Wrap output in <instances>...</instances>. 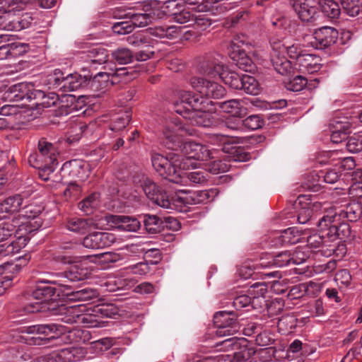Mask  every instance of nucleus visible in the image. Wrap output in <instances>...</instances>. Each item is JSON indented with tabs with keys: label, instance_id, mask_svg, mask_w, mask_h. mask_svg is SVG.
<instances>
[{
	"label": "nucleus",
	"instance_id": "1",
	"mask_svg": "<svg viewBox=\"0 0 362 362\" xmlns=\"http://www.w3.org/2000/svg\"><path fill=\"white\" fill-rule=\"evenodd\" d=\"M216 53L205 54L196 68L197 75L189 77L188 83L194 89L221 90L227 88L256 90L259 83L250 75L240 78L235 73H228V66Z\"/></svg>",
	"mask_w": 362,
	"mask_h": 362
},
{
	"label": "nucleus",
	"instance_id": "2",
	"mask_svg": "<svg viewBox=\"0 0 362 362\" xmlns=\"http://www.w3.org/2000/svg\"><path fill=\"white\" fill-rule=\"evenodd\" d=\"M28 225L13 218L0 225V255L8 256L18 252L27 244L23 230L27 231Z\"/></svg>",
	"mask_w": 362,
	"mask_h": 362
},
{
	"label": "nucleus",
	"instance_id": "3",
	"mask_svg": "<svg viewBox=\"0 0 362 362\" xmlns=\"http://www.w3.org/2000/svg\"><path fill=\"white\" fill-rule=\"evenodd\" d=\"M47 280H43L41 282L45 285H38L33 291L32 296L34 299L38 300L36 302H30L25 305L23 308V312L25 313H35L38 312H44L47 310H54L55 302L60 298L61 296L64 297V291L63 287L59 285L53 286V284L46 283Z\"/></svg>",
	"mask_w": 362,
	"mask_h": 362
},
{
	"label": "nucleus",
	"instance_id": "4",
	"mask_svg": "<svg viewBox=\"0 0 362 362\" xmlns=\"http://www.w3.org/2000/svg\"><path fill=\"white\" fill-rule=\"evenodd\" d=\"M181 101L198 110L192 116V124L203 127L213 124V118L208 111L211 110L210 106L214 105V103L208 94H204V92H183Z\"/></svg>",
	"mask_w": 362,
	"mask_h": 362
},
{
	"label": "nucleus",
	"instance_id": "5",
	"mask_svg": "<svg viewBox=\"0 0 362 362\" xmlns=\"http://www.w3.org/2000/svg\"><path fill=\"white\" fill-rule=\"evenodd\" d=\"M66 332V328L59 324H40L23 327L22 332L34 336L26 338L28 345H47L52 339H57Z\"/></svg>",
	"mask_w": 362,
	"mask_h": 362
},
{
	"label": "nucleus",
	"instance_id": "6",
	"mask_svg": "<svg viewBox=\"0 0 362 362\" xmlns=\"http://www.w3.org/2000/svg\"><path fill=\"white\" fill-rule=\"evenodd\" d=\"M108 78L106 73L100 72L93 81L78 74H70L64 76V73L59 69H54L53 75L49 78V84H52L53 88H59L61 90H77L78 89H87L91 88L98 77Z\"/></svg>",
	"mask_w": 362,
	"mask_h": 362
},
{
	"label": "nucleus",
	"instance_id": "7",
	"mask_svg": "<svg viewBox=\"0 0 362 362\" xmlns=\"http://www.w3.org/2000/svg\"><path fill=\"white\" fill-rule=\"evenodd\" d=\"M340 220L341 219L337 217V212L329 211L316 223L318 228L326 229V236L332 243L337 239H344L351 234L350 226L346 223H340Z\"/></svg>",
	"mask_w": 362,
	"mask_h": 362
},
{
	"label": "nucleus",
	"instance_id": "8",
	"mask_svg": "<svg viewBox=\"0 0 362 362\" xmlns=\"http://www.w3.org/2000/svg\"><path fill=\"white\" fill-rule=\"evenodd\" d=\"M90 275L88 267L83 265L74 264L62 272L54 273L52 275V279L47 280L46 283L59 285L63 287V291H70L72 286L69 283L84 281Z\"/></svg>",
	"mask_w": 362,
	"mask_h": 362
},
{
	"label": "nucleus",
	"instance_id": "9",
	"mask_svg": "<svg viewBox=\"0 0 362 362\" xmlns=\"http://www.w3.org/2000/svg\"><path fill=\"white\" fill-rule=\"evenodd\" d=\"M179 152L182 154V156L180 155L182 158L187 160V168L192 165V159L207 160L214 158L213 151L207 146L186 139Z\"/></svg>",
	"mask_w": 362,
	"mask_h": 362
},
{
	"label": "nucleus",
	"instance_id": "10",
	"mask_svg": "<svg viewBox=\"0 0 362 362\" xmlns=\"http://www.w3.org/2000/svg\"><path fill=\"white\" fill-rule=\"evenodd\" d=\"M185 134L192 135V133L175 124H168L163 130L162 144L168 149L179 152L185 140Z\"/></svg>",
	"mask_w": 362,
	"mask_h": 362
},
{
	"label": "nucleus",
	"instance_id": "11",
	"mask_svg": "<svg viewBox=\"0 0 362 362\" xmlns=\"http://www.w3.org/2000/svg\"><path fill=\"white\" fill-rule=\"evenodd\" d=\"M234 312L219 311L214 315V324L217 327L216 335L219 337L233 335L240 329Z\"/></svg>",
	"mask_w": 362,
	"mask_h": 362
},
{
	"label": "nucleus",
	"instance_id": "12",
	"mask_svg": "<svg viewBox=\"0 0 362 362\" xmlns=\"http://www.w3.org/2000/svg\"><path fill=\"white\" fill-rule=\"evenodd\" d=\"M225 347H231L235 350L233 354L232 362H247L256 353L255 347L249 344L245 338L231 337L221 342Z\"/></svg>",
	"mask_w": 362,
	"mask_h": 362
},
{
	"label": "nucleus",
	"instance_id": "13",
	"mask_svg": "<svg viewBox=\"0 0 362 362\" xmlns=\"http://www.w3.org/2000/svg\"><path fill=\"white\" fill-rule=\"evenodd\" d=\"M168 163H163L156 171L165 179L173 182L175 177H178L180 170L187 168V160H183L178 153H169Z\"/></svg>",
	"mask_w": 362,
	"mask_h": 362
},
{
	"label": "nucleus",
	"instance_id": "14",
	"mask_svg": "<svg viewBox=\"0 0 362 362\" xmlns=\"http://www.w3.org/2000/svg\"><path fill=\"white\" fill-rule=\"evenodd\" d=\"M105 221L112 228L121 231L136 232L141 228V221L134 216L109 214Z\"/></svg>",
	"mask_w": 362,
	"mask_h": 362
},
{
	"label": "nucleus",
	"instance_id": "15",
	"mask_svg": "<svg viewBox=\"0 0 362 362\" xmlns=\"http://www.w3.org/2000/svg\"><path fill=\"white\" fill-rule=\"evenodd\" d=\"M6 96L11 102L15 104L4 105L1 113L4 115H9L16 113L17 107H23L28 105L33 98L36 97L35 92H6Z\"/></svg>",
	"mask_w": 362,
	"mask_h": 362
},
{
	"label": "nucleus",
	"instance_id": "16",
	"mask_svg": "<svg viewBox=\"0 0 362 362\" xmlns=\"http://www.w3.org/2000/svg\"><path fill=\"white\" fill-rule=\"evenodd\" d=\"M116 241L115 234L107 232H94L86 235L83 245L89 249L98 250L111 246Z\"/></svg>",
	"mask_w": 362,
	"mask_h": 362
},
{
	"label": "nucleus",
	"instance_id": "17",
	"mask_svg": "<svg viewBox=\"0 0 362 362\" xmlns=\"http://www.w3.org/2000/svg\"><path fill=\"white\" fill-rule=\"evenodd\" d=\"M142 190L154 204L165 209L171 208V204L166 192L151 180H146Z\"/></svg>",
	"mask_w": 362,
	"mask_h": 362
},
{
	"label": "nucleus",
	"instance_id": "18",
	"mask_svg": "<svg viewBox=\"0 0 362 362\" xmlns=\"http://www.w3.org/2000/svg\"><path fill=\"white\" fill-rule=\"evenodd\" d=\"M28 163L30 166L38 170V175L44 181L49 180L50 175L54 171L57 166L49 164L48 159L37 150L30 154Z\"/></svg>",
	"mask_w": 362,
	"mask_h": 362
},
{
	"label": "nucleus",
	"instance_id": "19",
	"mask_svg": "<svg viewBox=\"0 0 362 362\" xmlns=\"http://www.w3.org/2000/svg\"><path fill=\"white\" fill-rule=\"evenodd\" d=\"M298 18L303 22H313L318 16L315 0H291Z\"/></svg>",
	"mask_w": 362,
	"mask_h": 362
},
{
	"label": "nucleus",
	"instance_id": "20",
	"mask_svg": "<svg viewBox=\"0 0 362 362\" xmlns=\"http://www.w3.org/2000/svg\"><path fill=\"white\" fill-rule=\"evenodd\" d=\"M313 37L316 48L325 49L336 42L338 31L332 27L324 26L314 32Z\"/></svg>",
	"mask_w": 362,
	"mask_h": 362
},
{
	"label": "nucleus",
	"instance_id": "21",
	"mask_svg": "<svg viewBox=\"0 0 362 362\" xmlns=\"http://www.w3.org/2000/svg\"><path fill=\"white\" fill-rule=\"evenodd\" d=\"M322 205L320 202H309L306 203L305 206H302L297 212V219L300 223L304 224L308 221L313 222L317 225V221H315L318 215L321 214L322 210Z\"/></svg>",
	"mask_w": 362,
	"mask_h": 362
},
{
	"label": "nucleus",
	"instance_id": "22",
	"mask_svg": "<svg viewBox=\"0 0 362 362\" xmlns=\"http://www.w3.org/2000/svg\"><path fill=\"white\" fill-rule=\"evenodd\" d=\"M291 250H284L275 255H266L265 257L260 258L259 262L257 264V266L264 268L272 266L284 267L291 264Z\"/></svg>",
	"mask_w": 362,
	"mask_h": 362
},
{
	"label": "nucleus",
	"instance_id": "23",
	"mask_svg": "<svg viewBox=\"0 0 362 362\" xmlns=\"http://www.w3.org/2000/svg\"><path fill=\"white\" fill-rule=\"evenodd\" d=\"M207 173L204 171H193L187 173L185 170H180L178 177L173 180V182L181 185L191 184H202L207 180Z\"/></svg>",
	"mask_w": 362,
	"mask_h": 362
},
{
	"label": "nucleus",
	"instance_id": "24",
	"mask_svg": "<svg viewBox=\"0 0 362 362\" xmlns=\"http://www.w3.org/2000/svg\"><path fill=\"white\" fill-rule=\"evenodd\" d=\"M321 58L313 54H303L298 58L299 71L303 73L313 74L322 67Z\"/></svg>",
	"mask_w": 362,
	"mask_h": 362
},
{
	"label": "nucleus",
	"instance_id": "25",
	"mask_svg": "<svg viewBox=\"0 0 362 362\" xmlns=\"http://www.w3.org/2000/svg\"><path fill=\"white\" fill-rule=\"evenodd\" d=\"M320 233H314L307 238V245L312 249L316 250L326 247L329 253L334 252L335 245L332 240L327 238L325 234L326 229L320 228Z\"/></svg>",
	"mask_w": 362,
	"mask_h": 362
},
{
	"label": "nucleus",
	"instance_id": "26",
	"mask_svg": "<svg viewBox=\"0 0 362 362\" xmlns=\"http://www.w3.org/2000/svg\"><path fill=\"white\" fill-rule=\"evenodd\" d=\"M114 17L117 18H129L134 29L135 28L146 26L151 22V14L150 13H135L130 11L123 13L118 11V13L115 12L114 13Z\"/></svg>",
	"mask_w": 362,
	"mask_h": 362
},
{
	"label": "nucleus",
	"instance_id": "27",
	"mask_svg": "<svg viewBox=\"0 0 362 362\" xmlns=\"http://www.w3.org/2000/svg\"><path fill=\"white\" fill-rule=\"evenodd\" d=\"M98 296L99 293L97 290L89 287L76 291L71 288L64 293V296L73 301H88L97 298Z\"/></svg>",
	"mask_w": 362,
	"mask_h": 362
},
{
	"label": "nucleus",
	"instance_id": "28",
	"mask_svg": "<svg viewBox=\"0 0 362 362\" xmlns=\"http://www.w3.org/2000/svg\"><path fill=\"white\" fill-rule=\"evenodd\" d=\"M37 150L48 159L49 164L58 165L57 156L59 154L56 145L48 141L45 138H41L38 141Z\"/></svg>",
	"mask_w": 362,
	"mask_h": 362
},
{
	"label": "nucleus",
	"instance_id": "29",
	"mask_svg": "<svg viewBox=\"0 0 362 362\" xmlns=\"http://www.w3.org/2000/svg\"><path fill=\"white\" fill-rule=\"evenodd\" d=\"M149 33L156 37L172 40L179 37L181 34V28L175 25L156 26L149 28Z\"/></svg>",
	"mask_w": 362,
	"mask_h": 362
},
{
	"label": "nucleus",
	"instance_id": "30",
	"mask_svg": "<svg viewBox=\"0 0 362 362\" xmlns=\"http://www.w3.org/2000/svg\"><path fill=\"white\" fill-rule=\"evenodd\" d=\"M59 362L77 361L83 358L86 351L82 347H69L57 351Z\"/></svg>",
	"mask_w": 362,
	"mask_h": 362
},
{
	"label": "nucleus",
	"instance_id": "31",
	"mask_svg": "<svg viewBox=\"0 0 362 362\" xmlns=\"http://www.w3.org/2000/svg\"><path fill=\"white\" fill-rule=\"evenodd\" d=\"M231 59L239 69L245 71L252 72L256 69L255 63L242 49L234 50L231 54Z\"/></svg>",
	"mask_w": 362,
	"mask_h": 362
},
{
	"label": "nucleus",
	"instance_id": "32",
	"mask_svg": "<svg viewBox=\"0 0 362 362\" xmlns=\"http://www.w3.org/2000/svg\"><path fill=\"white\" fill-rule=\"evenodd\" d=\"M175 21L183 24L191 21H194L197 25L207 26L211 23L207 18H204L202 15L194 16L188 11L183 10L179 13L172 14Z\"/></svg>",
	"mask_w": 362,
	"mask_h": 362
},
{
	"label": "nucleus",
	"instance_id": "33",
	"mask_svg": "<svg viewBox=\"0 0 362 362\" xmlns=\"http://www.w3.org/2000/svg\"><path fill=\"white\" fill-rule=\"evenodd\" d=\"M362 214V208L358 203H353L347 205L344 209L337 213L338 218L346 219L349 221H356Z\"/></svg>",
	"mask_w": 362,
	"mask_h": 362
},
{
	"label": "nucleus",
	"instance_id": "34",
	"mask_svg": "<svg viewBox=\"0 0 362 362\" xmlns=\"http://www.w3.org/2000/svg\"><path fill=\"white\" fill-rule=\"evenodd\" d=\"M209 139L214 145L223 146L222 150L226 152L228 151V146L230 144L242 143L243 139L238 136L214 134L210 136Z\"/></svg>",
	"mask_w": 362,
	"mask_h": 362
},
{
	"label": "nucleus",
	"instance_id": "35",
	"mask_svg": "<svg viewBox=\"0 0 362 362\" xmlns=\"http://www.w3.org/2000/svg\"><path fill=\"white\" fill-rule=\"evenodd\" d=\"M100 194L93 192L78 203V209L86 214H91L98 207Z\"/></svg>",
	"mask_w": 362,
	"mask_h": 362
},
{
	"label": "nucleus",
	"instance_id": "36",
	"mask_svg": "<svg viewBox=\"0 0 362 362\" xmlns=\"http://www.w3.org/2000/svg\"><path fill=\"white\" fill-rule=\"evenodd\" d=\"M143 222L146 231L150 234H156L163 230V219L156 215L145 214Z\"/></svg>",
	"mask_w": 362,
	"mask_h": 362
},
{
	"label": "nucleus",
	"instance_id": "37",
	"mask_svg": "<svg viewBox=\"0 0 362 362\" xmlns=\"http://www.w3.org/2000/svg\"><path fill=\"white\" fill-rule=\"evenodd\" d=\"M62 321L66 324H74L78 322H86L88 324V327H103L104 322L98 321L97 320H94L91 315H76L74 316L71 315H65L62 318Z\"/></svg>",
	"mask_w": 362,
	"mask_h": 362
},
{
	"label": "nucleus",
	"instance_id": "38",
	"mask_svg": "<svg viewBox=\"0 0 362 362\" xmlns=\"http://www.w3.org/2000/svg\"><path fill=\"white\" fill-rule=\"evenodd\" d=\"M23 199L20 195H15L4 199L0 203V212L15 213L20 210Z\"/></svg>",
	"mask_w": 362,
	"mask_h": 362
},
{
	"label": "nucleus",
	"instance_id": "39",
	"mask_svg": "<svg viewBox=\"0 0 362 362\" xmlns=\"http://www.w3.org/2000/svg\"><path fill=\"white\" fill-rule=\"evenodd\" d=\"M220 107L223 110V111L239 118H243L247 115L246 108L242 107L240 102L236 100L225 101L221 103Z\"/></svg>",
	"mask_w": 362,
	"mask_h": 362
},
{
	"label": "nucleus",
	"instance_id": "40",
	"mask_svg": "<svg viewBox=\"0 0 362 362\" xmlns=\"http://www.w3.org/2000/svg\"><path fill=\"white\" fill-rule=\"evenodd\" d=\"M272 63L276 71L282 76L291 72V63L284 56L279 54L272 56Z\"/></svg>",
	"mask_w": 362,
	"mask_h": 362
},
{
	"label": "nucleus",
	"instance_id": "41",
	"mask_svg": "<svg viewBox=\"0 0 362 362\" xmlns=\"http://www.w3.org/2000/svg\"><path fill=\"white\" fill-rule=\"evenodd\" d=\"M350 126L349 124H343L341 122H337L334 129L332 132L330 139L333 143H341L347 140V134L350 132Z\"/></svg>",
	"mask_w": 362,
	"mask_h": 362
},
{
	"label": "nucleus",
	"instance_id": "42",
	"mask_svg": "<svg viewBox=\"0 0 362 362\" xmlns=\"http://www.w3.org/2000/svg\"><path fill=\"white\" fill-rule=\"evenodd\" d=\"M320 6L322 12L330 18H337L340 14L339 4L333 0H320Z\"/></svg>",
	"mask_w": 362,
	"mask_h": 362
},
{
	"label": "nucleus",
	"instance_id": "43",
	"mask_svg": "<svg viewBox=\"0 0 362 362\" xmlns=\"http://www.w3.org/2000/svg\"><path fill=\"white\" fill-rule=\"evenodd\" d=\"M119 308L112 303L98 305L93 310L95 316L109 318H116L119 315Z\"/></svg>",
	"mask_w": 362,
	"mask_h": 362
},
{
	"label": "nucleus",
	"instance_id": "44",
	"mask_svg": "<svg viewBox=\"0 0 362 362\" xmlns=\"http://www.w3.org/2000/svg\"><path fill=\"white\" fill-rule=\"evenodd\" d=\"M218 194V192L216 189H210L209 190H202L197 191L193 194L192 196L190 197L192 199V204H198L202 203H205L207 202H211L214 200L215 197Z\"/></svg>",
	"mask_w": 362,
	"mask_h": 362
},
{
	"label": "nucleus",
	"instance_id": "45",
	"mask_svg": "<svg viewBox=\"0 0 362 362\" xmlns=\"http://www.w3.org/2000/svg\"><path fill=\"white\" fill-rule=\"evenodd\" d=\"M87 57L91 64H105L108 59L107 52L105 49L98 47L88 51Z\"/></svg>",
	"mask_w": 362,
	"mask_h": 362
},
{
	"label": "nucleus",
	"instance_id": "46",
	"mask_svg": "<svg viewBox=\"0 0 362 362\" xmlns=\"http://www.w3.org/2000/svg\"><path fill=\"white\" fill-rule=\"evenodd\" d=\"M88 227V221L84 218H72L66 223L67 229L76 233H83Z\"/></svg>",
	"mask_w": 362,
	"mask_h": 362
},
{
	"label": "nucleus",
	"instance_id": "47",
	"mask_svg": "<svg viewBox=\"0 0 362 362\" xmlns=\"http://www.w3.org/2000/svg\"><path fill=\"white\" fill-rule=\"evenodd\" d=\"M257 299L255 296L252 298L247 294H243L233 299V305L237 310L245 308H247V310H250V308H255L254 303Z\"/></svg>",
	"mask_w": 362,
	"mask_h": 362
},
{
	"label": "nucleus",
	"instance_id": "48",
	"mask_svg": "<svg viewBox=\"0 0 362 362\" xmlns=\"http://www.w3.org/2000/svg\"><path fill=\"white\" fill-rule=\"evenodd\" d=\"M113 59L120 64L130 63L133 58L132 52L128 48H118L112 53Z\"/></svg>",
	"mask_w": 362,
	"mask_h": 362
},
{
	"label": "nucleus",
	"instance_id": "49",
	"mask_svg": "<svg viewBox=\"0 0 362 362\" xmlns=\"http://www.w3.org/2000/svg\"><path fill=\"white\" fill-rule=\"evenodd\" d=\"M287 90H303L307 83V78L300 75L294 76L292 79L284 81Z\"/></svg>",
	"mask_w": 362,
	"mask_h": 362
},
{
	"label": "nucleus",
	"instance_id": "50",
	"mask_svg": "<svg viewBox=\"0 0 362 362\" xmlns=\"http://www.w3.org/2000/svg\"><path fill=\"white\" fill-rule=\"evenodd\" d=\"M36 95L42 97V104L44 107H48L56 105L59 103L60 95L57 92H35Z\"/></svg>",
	"mask_w": 362,
	"mask_h": 362
},
{
	"label": "nucleus",
	"instance_id": "51",
	"mask_svg": "<svg viewBox=\"0 0 362 362\" xmlns=\"http://www.w3.org/2000/svg\"><path fill=\"white\" fill-rule=\"evenodd\" d=\"M283 242L286 245H293L300 240V231L296 228H289L282 231Z\"/></svg>",
	"mask_w": 362,
	"mask_h": 362
},
{
	"label": "nucleus",
	"instance_id": "52",
	"mask_svg": "<svg viewBox=\"0 0 362 362\" xmlns=\"http://www.w3.org/2000/svg\"><path fill=\"white\" fill-rule=\"evenodd\" d=\"M346 147L349 152L353 153L362 151V134H354L348 137L346 141Z\"/></svg>",
	"mask_w": 362,
	"mask_h": 362
},
{
	"label": "nucleus",
	"instance_id": "53",
	"mask_svg": "<svg viewBox=\"0 0 362 362\" xmlns=\"http://www.w3.org/2000/svg\"><path fill=\"white\" fill-rule=\"evenodd\" d=\"M264 125V120L259 115H252L243 119V129L256 130Z\"/></svg>",
	"mask_w": 362,
	"mask_h": 362
},
{
	"label": "nucleus",
	"instance_id": "54",
	"mask_svg": "<svg viewBox=\"0 0 362 362\" xmlns=\"http://www.w3.org/2000/svg\"><path fill=\"white\" fill-rule=\"evenodd\" d=\"M343 10L347 15L354 17L359 14L361 7L358 0H340Z\"/></svg>",
	"mask_w": 362,
	"mask_h": 362
},
{
	"label": "nucleus",
	"instance_id": "55",
	"mask_svg": "<svg viewBox=\"0 0 362 362\" xmlns=\"http://www.w3.org/2000/svg\"><path fill=\"white\" fill-rule=\"evenodd\" d=\"M130 114L127 112L117 117L110 124V129L113 132H119L124 129L129 123Z\"/></svg>",
	"mask_w": 362,
	"mask_h": 362
},
{
	"label": "nucleus",
	"instance_id": "56",
	"mask_svg": "<svg viewBox=\"0 0 362 362\" xmlns=\"http://www.w3.org/2000/svg\"><path fill=\"white\" fill-rule=\"evenodd\" d=\"M227 153H230L234 160L246 161L250 159V155L245 152L240 146H228Z\"/></svg>",
	"mask_w": 362,
	"mask_h": 362
},
{
	"label": "nucleus",
	"instance_id": "57",
	"mask_svg": "<svg viewBox=\"0 0 362 362\" xmlns=\"http://www.w3.org/2000/svg\"><path fill=\"white\" fill-rule=\"evenodd\" d=\"M206 170L212 174H218L228 170V165L221 160H214L206 164Z\"/></svg>",
	"mask_w": 362,
	"mask_h": 362
},
{
	"label": "nucleus",
	"instance_id": "58",
	"mask_svg": "<svg viewBox=\"0 0 362 362\" xmlns=\"http://www.w3.org/2000/svg\"><path fill=\"white\" fill-rule=\"evenodd\" d=\"M112 31L117 35H126L134 30L130 21L115 23L112 26Z\"/></svg>",
	"mask_w": 362,
	"mask_h": 362
},
{
	"label": "nucleus",
	"instance_id": "59",
	"mask_svg": "<svg viewBox=\"0 0 362 362\" xmlns=\"http://www.w3.org/2000/svg\"><path fill=\"white\" fill-rule=\"evenodd\" d=\"M237 117L236 116L231 115L227 117L223 121V125L228 129L233 131H243V119Z\"/></svg>",
	"mask_w": 362,
	"mask_h": 362
},
{
	"label": "nucleus",
	"instance_id": "60",
	"mask_svg": "<svg viewBox=\"0 0 362 362\" xmlns=\"http://www.w3.org/2000/svg\"><path fill=\"white\" fill-rule=\"evenodd\" d=\"M8 45L11 59L21 57L28 51V45L24 43L17 42Z\"/></svg>",
	"mask_w": 362,
	"mask_h": 362
},
{
	"label": "nucleus",
	"instance_id": "61",
	"mask_svg": "<svg viewBox=\"0 0 362 362\" xmlns=\"http://www.w3.org/2000/svg\"><path fill=\"white\" fill-rule=\"evenodd\" d=\"M291 251V264H300L305 262L308 258L309 255L303 250V249L296 247L294 250Z\"/></svg>",
	"mask_w": 362,
	"mask_h": 362
},
{
	"label": "nucleus",
	"instance_id": "62",
	"mask_svg": "<svg viewBox=\"0 0 362 362\" xmlns=\"http://www.w3.org/2000/svg\"><path fill=\"white\" fill-rule=\"evenodd\" d=\"M97 257L100 262L104 264L115 263L122 259L121 255L112 252L100 253Z\"/></svg>",
	"mask_w": 362,
	"mask_h": 362
},
{
	"label": "nucleus",
	"instance_id": "63",
	"mask_svg": "<svg viewBox=\"0 0 362 362\" xmlns=\"http://www.w3.org/2000/svg\"><path fill=\"white\" fill-rule=\"evenodd\" d=\"M256 352L257 353L258 357L260 360L264 362H268L271 361L275 356L276 349L273 346H270L264 349H260L259 351H256Z\"/></svg>",
	"mask_w": 362,
	"mask_h": 362
},
{
	"label": "nucleus",
	"instance_id": "64",
	"mask_svg": "<svg viewBox=\"0 0 362 362\" xmlns=\"http://www.w3.org/2000/svg\"><path fill=\"white\" fill-rule=\"evenodd\" d=\"M335 281L338 284L347 286L351 281V276L347 269H341L335 274Z\"/></svg>",
	"mask_w": 362,
	"mask_h": 362
}]
</instances>
